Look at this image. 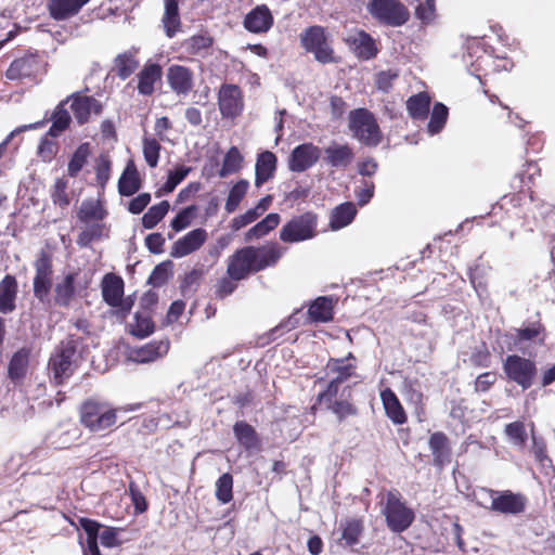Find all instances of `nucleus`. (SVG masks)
Returning <instances> with one entry per match:
<instances>
[{"instance_id": "obj_18", "label": "nucleus", "mask_w": 555, "mask_h": 555, "mask_svg": "<svg viewBox=\"0 0 555 555\" xmlns=\"http://www.w3.org/2000/svg\"><path fill=\"white\" fill-rule=\"evenodd\" d=\"M40 69V62L37 55L26 54L14 60L5 72L9 80H23L35 76Z\"/></svg>"}, {"instance_id": "obj_8", "label": "nucleus", "mask_w": 555, "mask_h": 555, "mask_svg": "<svg viewBox=\"0 0 555 555\" xmlns=\"http://www.w3.org/2000/svg\"><path fill=\"white\" fill-rule=\"evenodd\" d=\"M76 346L73 340L61 341L50 357L49 370L55 384L61 385L74 373Z\"/></svg>"}, {"instance_id": "obj_34", "label": "nucleus", "mask_w": 555, "mask_h": 555, "mask_svg": "<svg viewBox=\"0 0 555 555\" xmlns=\"http://www.w3.org/2000/svg\"><path fill=\"white\" fill-rule=\"evenodd\" d=\"M333 299L318 297L309 307L308 314L314 322H328L333 319Z\"/></svg>"}, {"instance_id": "obj_48", "label": "nucleus", "mask_w": 555, "mask_h": 555, "mask_svg": "<svg viewBox=\"0 0 555 555\" xmlns=\"http://www.w3.org/2000/svg\"><path fill=\"white\" fill-rule=\"evenodd\" d=\"M243 156L237 147L232 146L224 156L222 168L220 169V177L224 178L230 173L238 171L242 167Z\"/></svg>"}, {"instance_id": "obj_31", "label": "nucleus", "mask_w": 555, "mask_h": 555, "mask_svg": "<svg viewBox=\"0 0 555 555\" xmlns=\"http://www.w3.org/2000/svg\"><path fill=\"white\" fill-rule=\"evenodd\" d=\"M429 448L436 465L443 466L446 463L450 462V448L444 434H433L429 439Z\"/></svg>"}, {"instance_id": "obj_54", "label": "nucleus", "mask_w": 555, "mask_h": 555, "mask_svg": "<svg viewBox=\"0 0 555 555\" xmlns=\"http://www.w3.org/2000/svg\"><path fill=\"white\" fill-rule=\"evenodd\" d=\"M190 171L191 168L185 166H179L175 170H170L167 181L163 185V191L165 193H171L176 186L186 178Z\"/></svg>"}, {"instance_id": "obj_10", "label": "nucleus", "mask_w": 555, "mask_h": 555, "mask_svg": "<svg viewBox=\"0 0 555 555\" xmlns=\"http://www.w3.org/2000/svg\"><path fill=\"white\" fill-rule=\"evenodd\" d=\"M317 234V216L306 212L289 220L280 231V238L285 243H297L314 237Z\"/></svg>"}, {"instance_id": "obj_15", "label": "nucleus", "mask_w": 555, "mask_h": 555, "mask_svg": "<svg viewBox=\"0 0 555 555\" xmlns=\"http://www.w3.org/2000/svg\"><path fill=\"white\" fill-rule=\"evenodd\" d=\"M124 281L114 273H107L102 281V296L104 301L111 307H121L125 312L131 309V302L122 301Z\"/></svg>"}, {"instance_id": "obj_6", "label": "nucleus", "mask_w": 555, "mask_h": 555, "mask_svg": "<svg viewBox=\"0 0 555 555\" xmlns=\"http://www.w3.org/2000/svg\"><path fill=\"white\" fill-rule=\"evenodd\" d=\"M349 128L352 134L365 145H377L380 142L379 127L373 116L365 108H358L350 113Z\"/></svg>"}, {"instance_id": "obj_49", "label": "nucleus", "mask_w": 555, "mask_h": 555, "mask_svg": "<svg viewBox=\"0 0 555 555\" xmlns=\"http://www.w3.org/2000/svg\"><path fill=\"white\" fill-rule=\"evenodd\" d=\"M154 322L147 314L135 313L134 323L131 325V334L139 338H145L153 334Z\"/></svg>"}, {"instance_id": "obj_27", "label": "nucleus", "mask_w": 555, "mask_h": 555, "mask_svg": "<svg viewBox=\"0 0 555 555\" xmlns=\"http://www.w3.org/2000/svg\"><path fill=\"white\" fill-rule=\"evenodd\" d=\"M380 399L386 412V415L397 425H402L406 422L405 412L396 396V393L386 388L380 392Z\"/></svg>"}, {"instance_id": "obj_63", "label": "nucleus", "mask_w": 555, "mask_h": 555, "mask_svg": "<svg viewBox=\"0 0 555 555\" xmlns=\"http://www.w3.org/2000/svg\"><path fill=\"white\" fill-rule=\"evenodd\" d=\"M340 386L341 385L337 383V379L331 378L327 388L319 395L320 402L327 404L336 400L335 398L338 395Z\"/></svg>"}, {"instance_id": "obj_32", "label": "nucleus", "mask_w": 555, "mask_h": 555, "mask_svg": "<svg viewBox=\"0 0 555 555\" xmlns=\"http://www.w3.org/2000/svg\"><path fill=\"white\" fill-rule=\"evenodd\" d=\"M356 215L357 208L353 203L340 204L332 211L330 225L333 230L343 229L352 222Z\"/></svg>"}, {"instance_id": "obj_23", "label": "nucleus", "mask_w": 555, "mask_h": 555, "mask_svg": "<svg viewBox=\"0 0 555 555\" xmlns=\"http://www.w3.org/2000/svg\"><path fill=\"white\" fill-rule=\"evenodd\" d=\"M345 41L350 50L361 60H370L377 53L375 41L365 31H356L349 35Z\"/></svg>"}, {"instance_id": "obj_17", "label": "nucleus", "mask_w": 555, "mask_h": 555, "mask_svg": "<svg viewBox=\"0 0 555 555\" xmlns=\"http://www.w3.org/2000/svg\"><path fill=\"white\" fill-rule=\"evenodd\" d=\"M218 101L223 117H235L242 112L241 90L235 85H223L219 90Z\"/></svg>"}, {"instance_id": "obj_22", "label": "nucleus", "mask_w": 555, "mask_h": 555, "mask_svg": "<svg viewBox=\"0 0 555 555\" xmlns=\"http://www.w3.org/2000/svg\"><path fill=\"white\" fill-rule=\"evenodd\" d=\"M354 159V153L348 144L332 142L324 149V162L331 167L345 169Z\"/></svg>"}, {"instance_id": "obj_11", "label": "nucleus", "mask_w": 555, "mask_h": 555, "mask_svg": "<svg viewBox=\"0 0 555 555\" xmlns=\"http://www.w3.org/2000/svg\"><path fill=\"white\" fill-rule=\"evenodd\" d=\"M34 276V296L42 304L49 301V295L52 287V261L50 256L42 251L36 259Z\"/></svg>"}, {"instance_id": "obj_46", "label": "nucleus", "mask_w": 555, "mask_h": 555, "mask_svg": "<svg viewBox=\"0 0 555 555\" xmlns=\"http://www.w3.org/2000/svg\"><path fill=\"white\" fill-rule=\"evenodd\" d=\"M448 119V107L442 103H436L433 107L427 129L430 134L439 133Z\"/></svg>"}, {"instance_id": "obj_45", "label": "nucleus", "mask_w": 555, "mask_h": 555, "mask_svg": "<svg viewBox=\"0 0 555 555\" xmlns=\"http://www.w3.org/2000/svg\"><path fill=\"white\" fill-rule=\"evenodd\" d=\"M170 205L168 201H163L152 206L142 217V225L145 229H153L168 212Z\"/></svg>"}, {"instance_id": "obj_4", "label": "nucleus", "mask_w": 555, "mask_h": 555, "mask_svg": "<svg viewBox=\"0 0 555 555\" xmlns=\"http://www.w3.org/2000/svg\"><path fill=\"white\" fill-rule=\"evenodd\" d=\"M116 412L107 402L90 399L81 404L80 422L89 430L100 433L115 425Z\"/></svg>"}, {"instance_id": "obj_38", "label": "nucleus", "mask_w": 555, "mask_h": 555, "mask_svg": "<svg viewBox=\"0 0 555 555\" xmlns=\"http://www.w3.org/2000/svg\"><path fill=\"white\" fill-rule=\"evenodd\" d=\"M430 98L426 92L412 95L406 101V109L413 119H425L429 113Z\"/></svg>"}, {"instance_id": "obj_53", "label": "nucleus", "mask_w": 555, "mask_h": 555, "mask_svg": "<svg viewBox=\"0 0 555 555\" xmlns=\"http://www.w3.org/2000/svg\"><path fill=\"white\" fill-rule=\"evenodd\" d=\"M233 478L229 473L221 475L216 482V496L222 503H229L232 498Z\"/></svg>"}, {"instance_id": "obj_13", "label": "nucleus", "mask_w": 555, "mask_h": 555, "mask_svg": "<svg viewBox=\"0 0 555 555\" xmlns=\"http://www.w3.org/2000/svg\"><path fill=\"white\" fill-rule=\"evenodd\" d=\"M166 80L170 90L177 95L186 98L194 88V73L191 68L172 64L167 68Z\"/></svg>"}, {"instance_id": "obj_64", "label": "nucleus", "mask_w": 555, "mask_h": 555, "mask_svg": "<svg viewBox=\"0 0 555 555\" xmlns=\"http://www.w3.org/2000/svg\"><path fill=\"white\" fill-rule=\"evenodd\" d=\"M236 288L235 280H232L229 278H223L218 282L217 288H216V296L218 298H224L229 295H231Z\"/></svg>"}, {"instance_id": "obj_24", "label": "nucleus", "mask_w": 555, "mask_h": 555, "mask_svg": "<svg viewBox=\"0 0 555 555\" xmlns=\"http://www.w3.org/2000/svg\"><path fill=\"white\" fill-rule=\"evenodd\" d=\"M90 0H50L49 13L55 21L68 20L80 12Z\"/></svg>"}, {"instance_id": "obj_2", "label": "nucleus", "mask_w": 555, "mask_h": 555, "mask_svg": "<svg viewBox=\"0 0 555 555\" xmlns=\"http://www.w3.org/2000/svg\"><path fill=\"white\" fill-rule=\"evenodd\" d=\"M380 513L390 531L401 533L409 529L415 519L414 511L406 505L398 490L382 495Z\"/></svg>"}, {"instance_id": "obj_33", "label": "nucleus", "mask_w": 555, "mask_h": 555, "mask_svg": "<svg viewBox=\"0 0 555 555\" xmlns=\"http://www.w3.org/2000/svg\"><path fill=\"white\" fill-rule=\"evenodd\" d=\"M281 217L279 214L271 212L267 215L266 218H263L246 232L245 241L250 242L266 236L270 231L279 225Z\"/></svg>"}, {"instance_id": "obj_19", "label": "nucleus", "mask_w": 555, "mask_h": 555, "mask_svg": "<svg viewBox=\"0 0 555 555\" xmlns=\"http://www.w3.org/2000/svg\"><path fill=\"white\" fill-rule=\"evenodd\" d=\"M273 25V16L266 4L255 7L244 18V27L254 34L267 33Z\"/></svg>"}, {"instance_id": "obj_37", "label": "nucleus", "mask_w": 555, "mask_h": 555, "mask_svg": "<svg viewBox=\"0 0 555 555\" xmlns=\"http://www.w3.org/2000/svg\"><path fill=\"white\" fill-rule=\"evenodd\" d=\"M77 216L83 223L100 222L106 217V211L99 202L89 199L81 203Z\"/></svg>"}, {"instance_id": "obj_59", "label": "nucleus", "mask_w": 555, "mask_h": 555, "mask_svg": "<svg viewBox=\"0 0 555 555\" xmlns=\"http://www.w3.org/2000/svg\"><path fill=\"white\" fill-rule=\"evenodd\" d=\"M79 527L86 532L87 540H98L100 529L102 528V525L99 524L95 520L81 517L79 518Z\"/></svg>"}, {"instance_id": "obj_50", "label": "nucleus", "mask_w": 555, "mask_h": 555, "mask_svg": "<svg viewBox=\"0 0 555 555\" xmlns=\"http://www.w3.org/2000/svg\"><path fill=\"white\" fill-rule=\"evenodd\" d=\"M343 526L341 540H344L346 545H353L359 542V538L363 531V524L358 519L347 520Z\"/></svg>"}, {"instance_id": "obj_55", "label": "nucleus", "mask_w": 555, "mask_h": 555, "mask_svg": "<svg viewBox=\"0 0 555 555\" xmlns=\"http://www.w3.org/2000/svg\"><path fill=\"white\" fill-rule=\"evenodd\" d=\"M533 424H531V452L534 455V459L542 465H550L551 460L546 454V446L543 439L538 438L533 433Z\"/></svg>"}, {"instance_id": "obj_9", "label": "nucleus", "mask_w": 555, "mask_h": 555, "mask_svg": "<svg viewBox=\"0 0 555 555\" xmlns=\"http://www.w3.org/2000/svg\"><path fill=\"white\" fill-rule=\"evenodd\" d=\"M503 371L509 380L526 390L533 384V379L537 375V365L530 359L512 354L507 356L504 360Z\"/></svg>"}, {"instance_id": "obj_40", "label": "nucleus", "mask_w": 555, "mask_h": 555, "mask_svg": "<svg viewBox=\"0 0 555 555\" xmlns=\"http://www.w3.org/2000/svg\"><path fill=\"white\" fill-rule=\"evenodd\" d=\"M114 65L117 76L122 80L127 79L139 66V61L135 57V51H127L118 54L114 61Z\"/></svg>"}, {"instance_id": "obj_62", "label": "nucleus", "mask_w": 555, "mask_h": 555, "mask_svg": "<svg viewBox=\"0 0 555 555\" xmlns=\"http://www.w3.org/2000/svg\"><path fill=\"white\" fill-rule=\"evenodd\" d=\"M151 202L150 193H141L137 197L132 198L129 203L128 210L131 214L138 215L142 212Z\"/></svg>"}, {"instance_id": "obj_30", "label": "nucleus", "mask_w": 555, "mask_h": 555, "mask_svg": "<svg viewBox=\"0 0 555 555\" xmlns=\"http://www.w3.org/2000/svg\"><path fill=\"white\" fill-rule=\"evenodd\" d=\"M233 433L238 443L247 451L258 450L260 439L254 427L244 421L236 422L233 426Z\"/></svg>"}, {"instance_id": "obj_42", "label": "nucleus", "mask_w": 555, "mask_h": 555, "mask_svg": "<svg viewBox=\"0 0 555 555\" xmlns=\"http://www.w3.org/2000/svg\"><path fill=\"white\" fill-rule=\"evenodd\" d=\"M29 352L26 349L15 352L9 363V376L13 380L25 376L28 366Z\"/></svg>"}, {"instance_id": "obj_61", "label": "nucleus", "mask_w": 555, "mask_h": 555, "mask_svg": "<svg viewBox=\"0 0 555 555\" xmlns=\"http://www.w3.org/2000/svg\"><path fill=\"white\" fill-rule=\"evenodd\" d=\"M374 194V183L362 181V185L356 191V197L360 206H364L370 202Z\"/></svg>"}, {"instance_id": "obj_12", "label": "nucleus", "mask_w": 555, "mask_h": 555, "mask_svg": "<svg viewBox=\"0 0 555 555\" xmlns=\"http://www.w3.org/2000/svg\"><path fill=\"white\" fill-rule=\"evenodd\" d=\"M65 102H70V108L79 125L87 124L92 114L100 115L103 108L100 101L82 92L72 93L65 99Z\"/></svg>"}, {"instance_id": "obj_52", "label": "nucleus", "mask_w": 555, "mask_h": 555, "mask_svg": "<svg viewBox=\"0 0 555 555\" xmlns=\"http://www.w3.org/2000/svg\"><path fill=\"white\" fill-rule=\"evenodd\" d=\"M89 153L90 150L88 143H83L77 147L67 167V171L70 177H76L78 172L82 169L87 162Z\"/></svg>"}, {"instance_id": "obj_60", "label": "nucleus", "mask_w": 555, "mask_h": 555, "mask_svg": "<svg viewBox=\"0 0 555 555\" xmlns=\"http://www.w3.org/2000/svg\"><path fill=\"white\" fill-rule=\"evenodd\" d=\"M169 278L168 266L160 263L156 266L149 278V283L155 287L162 286Z\"/></svg>"}, {"instance_id": "obj_1", "label": "nucleus", "mask_w": 555, "mask_h": 555, "mask_svg": "<svg viewBox=\"0 0 555 555\" xmlns=\"http://www.w3.org/2000/svg\"><path fill=\"white\" fill-rule=\"evenodd\" d=\"M283 254L284 248L276 243L258 247L245 246L229 257L227 273L232 280H244L250 274L275 266Z\"/></svg>"}, {"instance_id": "obj_3", "label": "nucleus", "mask_w": 555, "mask_h": 555, "mask_svg": "<svg viewBox=\"0 0 555 555\" xmlns=\"http://www.w3.org/2000/svg\"><path fill=\"white\" fill-rule=\"evenodd\" d=\"M475 498L479 505L501 514H520L525 511L527 503L525 495L509 490L498 491L481 488L475 493Z\"/></svg>"}, {"instance_id": "obj_57", "label": "nucleus", "mask_w": 555, "mask_h": 555, "mask_svg": "<svg viewBox=\"0 0 555 555\" xmlns=\"http://www.w3.org/2000/svg\"><path fill=\"white\" fill-rule=\"evenodd\" d=\"M327 408L338 417L339 421L357 413V409L347 400H334L333 402L327 403Z\"/></svg>"}, {"instance_id": "obj_29", "label": "nucleus", "mask_w": 555, "mask_h": 555, "mask_svg": "<svg viewBox=\"0 0 555 555\" xmlns=\"http://www.w3.org/2000/svg\"><path fill=\"white\" fill-rule=\"evenodd\" d=\"M276 168V156L269 151L259 154L256 162L255 185L260 188L269 179L273 177Z\"/></svg>"}, {"instance_id": "obj_56", "label": "nucleus", "mask_w": 555, "mask_h": 555, "mask_svg": "<svg viewBox=\"0 0 555 555\" xmlns=\"http://www.w3.org/2000/svg\"><path fill=\"white\" fill-rule=\"evenodd\" d=\"M112 163L107 155H101L95 167L96 182L104 189L111 177Z\"/></svg>"}, {"instance_id": "obj_14", "label": "nucleus", "mask_w": 555, "mask_h": 555, "mask_svg": "<svg viewBox=\"0 0 555 555\" xmlns=\"http://www.w3.org/2000/svg\"><path fill=\"white\" fill-rule=\"evenodd\" d=\"M321 154V149L312 143L300 144L292 151L288 168L293 172L306 171L320 159Z\"/></svg>"}, {"instance_id": "obj_44", "label": "nucleus", "mask_w": 555, "mask_h": 555, "mask_svg": "<svg viewBox=\"0 0 555 555\" xmlns=\"http://www.w3.org/2000/svg\"><path fill=\"white\" fill-rule=\"evenodd\" d=\"M248 188L249 182L244 179L240 180L231 188L224 205V209L228 214H232L236 210L241 201L246 195Z\"/></svg>"}, {"instance_id": "obj_47", "label": "nucleus", "mask_w": 555, "mask_h": 555, "mask_svg": "<svg viewBox=\"0 0 555 555\" xmlns=\"http://www.w3.org/2000/svg\"><path fill=\"white\" fill-rule=\"evenodd\" d=\"M212 39L207 35H196L183 42V48L193 55H204L211 47Z\"/></svg>"}, {"instance_id": "obj_20", "label": "nucleus", "mask_w": 555, "mask_h": 555, "mask_svg": "<svg viewBox=\"0 0 555 555\" xmlns=\"http://www.w3.org/2000/svg\"><path fill=\"white\" fill-rule=\"evenodd\" d=\"M207 240L205 229L198 228L192 230L183 237L179 238L172 246L170 255L175 258H182L197 250Z\"/></svg>"}, {"instance_id": "obj_5", "label": "nucleus", "mask_w": 555, "mask_h": 555, "mask_svg": "<svg viewBox=\"0 0 555 555\" xmlns=\"http://www.w3.org/2000/svg\"><path fill=\"white\" fill-rule=\"evenodd\" d=\"M300 42L307 52L313 54L321 64L337 63L339 59L335 55L331 40L322 26H310L300 35Z\"/></svg>"}, {"instance_id": "obj_25", "label": "nucleus", "mask_w": 555, "mask_h": 555, "mask_svg": "<svg viewBox=\"0 0 555 555\" xmlns=\"http://www.w3.org/2000/svg\"><path fill=\"white\" fill-rule=\"evenodd\" d=\"M17 289L15 276L7 274L0 281V313L9 314L15 310Z\"/></svg>"}, {"instance_id": "obj_43", "label": "nucleus", "mask_w": 555, "mask_h": 555, "mask_svg": "<svg viewBox=\"0 0 555 555\" xmlns=\"http://www.w3.org/2000/svg\"><path fill=\"white\" fill-rule=\"evenodd\" d=\"M105 235V224L101 222H90L87 223L86 228L79 234L77 244L80 247H88L93 241L100 240Z\"/></svg>"}, {"instance_id": "obj_51", "label": "nucleus", "mask_w": 555, "mask_h": 555, "mask_svg": "<svg viewBox=\"0 0 555 555\" xmlns=\"http://www.w3.org/2000/svg\"><path fill=\"white\" fill-rule=\"evenodd\" d=\"M143 156L151 168H155L159 160L160 143L155 138H143Z\"/></svg>"}, {"instance_id": "obj_7", "label": "nucleus", "mask_w": 555, "mask_h": 555, "mask_svg": "<svg viewBox=\"0 0 555 555\" xmlns=\"http://www.w3.org/2000/svg\"><path fill=\"white\" fill-rule=\"evenodd\" d=\"M367 11L379 23L391 27L405 24L410 17L409 11L400 0H371Z\"/></svg>"}, {"instance_id": "obj_58", "label": "nucleus", "mask_w": 555, "mask_h": 555, "mask_svg": "<svg viewBox=\"0 0 555 555\" xmlns=\"http://www.w3.org/2000/svg\"><path fill=\"white\" fill-rule=\"evenodd\" d=\"M196 211V207L195 206H189V207H185L183 208L171 221V228L179 232L183 229H185L186 227H189V224L191 223V219L194 215V212Z\"/></svg>"}, {"instance_id": "obj_35", "label": "nucleus", "mask_w": 555, "mask_h": 555, "mask_svg": "<svg viewBox=\"0 0 555 555\" xmlns=\"http://www.w3.org/2000/svg\"><path fill=\"white\" fill-rule=\"evenodd\" d=\"M66 104L67 102H65V100L61 101L53 111L51 116L52 125L48 132L49 135L56 138L68 128L72 117L65 108Z\"/></svg>"}, {"instance_id": "obj_16", "label": "nucleus", "mask_w": 555, "mask_h": 555, "mask_svg": "<svg viewBox=\"0 0 555 555\" xmlns=\"http://www.w3.org/2000/svg\"><path fill=\"white\" fill-rule=\"evenodd\" d=\"M78 273H68L54 286V304L59 307H69L76 293L79 289H86L89 280H85L83 285L77 281Z\"/></svg>"}, {"instance_id": "obj_26", "label": "nucleus", "mask_w": 555, "mask_h": 555, "mask_svg": "<svg viewBox=\"0 0 555 555\" xmlns=\"http://www.w3.org/2000/svg\"><path fill=\"white\" fill-rule=\"evenodd\" d=\"M141 189V180L133 160H129L118 180L121 196H132Z\"/></svg>"}, {"instance_id": "obj_39", "label": "nucleus", "mask_w": 555, "mask_h": 555, "mask_svg": "<svg viewBox=\"0 0 555 555\" xmlns=\"http://www.w3.org/2000/svg\"><path fill=\"white\" fill-rule=\"evenodd\" d=\"M352 358V353H349L346 359H330L326 365L327 374H333L332 378L341 385L353 375L354 366L346 363V360Z\"/></svg>"}, {"instance_id": "obj_28", "label": "nucleus", "mask_w": 555, "mask_h": 555, "mask_svg": "<svg viewBox=\"0 0 555 555\" xmlns=\"http://www.w3.org/2000/svg\"><path fill=\"white\" fill-rule=\"evenodd\" d=\"M162 78V67L156 63L144 65L138 75V91L142 95H151L155 90V83Z\"/></svg>"}, {"instance_id": "obj_41", "label": "nucleus", "mask_w": 555, "mask_h": 555, "mask_svg": "<svg viewBox=\"0 0 555 555\" xmlns=\"http://www.w3.org/2000/svg\"><path fill=\"white\" fill-rule=\"evenodd\" d=\"M504 434L512 446L518 449L525 448L528 440V434L522 421H515L506 424L504 427Z\"/></svg>"}, {"instance_id": "obj_21", "label": "nucleus", "mask_w": 555, "mask_h": 555, "mask_svg": "<svg viewBox=\"0 0 555 555\" xmlns=\"http://www.w3.org/2000/svg\"><path fill=\"white\" fill-rule=\"evenodd\" d=\"M169 350V340H154L140 348L130 351V359L138 363L154 362L167 354Z\"/></svg>"}, {"instance_id": "obj_36", "label": "nucleus", "mask_w": 555, "mask_h": 555, "mask_svg": "<svg viewBox=\"0 0 555 555\" xmlns=\"http://www.w3.org/2000/svg\"><path fill=\"white\" fill-rule=\"evenodd\" d=\"M165 1V14L163 17V24L166 35L172 38L180 27L179 16V0H164Z\"/></svg>"}]
</instances>
